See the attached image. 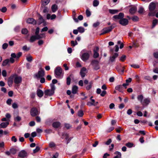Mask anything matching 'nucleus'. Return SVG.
I'll return each mask as SVG.
<instances>
[{
    "instance_id": "obj_1",
    "label": "nucleus",
    "mask_w": 158,
    "mask_h": 158,
    "mask_svg": "<svg viewBox=\"0 0 158 158\" xmlns=\"http://www.w3.org/2000/svg\"><path fill=\"white\" fill-rule=\"evenodd\" d=\"M55 74L56 77L57 78L60 77L61 76L62 77L63 76V74H62V70L60 67H57L55 69Z\"/></svg>"
},
{
    "instance_id": "obj_2",
    "label": "nucleus",
    "mask_w": 158,
    "mask_h": 158,
    "mask_svg": "<svg viewBox=\"0 0 158 158\" xmlns=\"http://www.w3.org/2000/svg\"><path fill=\"white\" fill-rule=\"evenodd\" d=\"M44 70L42 68H40L38 72L35 74V76L37 78H39L44 77Z\"/></svg>"
},
{
    "instance_id": "obj_3",
    "label": "nucleus",
    "mask_w": 158,
    "mask_h": 158,
    "mask_svg": "<svg viewBox=\"0 0 158 158\" xmlns=\"http://www.w3.org/2000/svg\"><path fill=\"white\" fill-rule=\"evenodd\" d=\"M91 64L92 66L93 69L95 70H98L100 68L99 62L97 60H93L91 61Z\"/></svg>"
},
{
    "instance_id": "obj_4",
    "label": "nucleus",
    "mask_w": 158,
    "mask_h": 158,
    "mask_svg": "<svg viewBox=\"0 0 158 158\" xmlns=\"http://www.w3.org/2000/svg\"><path fill=\"white\" fill-rule=\"evenodd\" d=\"M22 81V78L20 76H15L14 78V82L16 84H18L21 83Z\"/></svg>"
},
{
    "instance_id": "obj_5",
    "label": "nucleus",
    "mask_w": 158,
    "mask_h": 158,
    "mask_svg": "<svg viewBox=\"0 0 158 158\" xmlns=\"http://www.w3.org/2000/svg\"><path fill=\"white\" fill-rule=\"evenodd\" d=\"M30 114L33 117L39 114L38 110L36 108H32L30 111Z\"/></svg>"
},
{
    "instance_id": "obj_6",
    "label": "nucleus",
    "mask_w": 158,
    "mask_h": 158,
    "mask_svg": "<svg viewBox=\"0 0 158 158\" xmlns=\"http://www.w3.org/2000/svg\"><path fill=\"white\" fill-rule=\"evenodd\" d=\"M99 48L98 47H96L94 49V54L93 57L94 58H96L98 57L99 56V54L98 53Z\"/></svg>"
},
{
    "instance_id": "obj_7",
    "label": "nucleus",
    "mask_w": 158,
    "mask_h": 158,
    "mask_svg": "<svg viewBox=\"0 0 158 158\" xmlns=\"http://www.w3.org/2000/svg\"><path fill=\"white\" fill-rule=\"evenodd\" d=\"M89 55L88 53L86 52L83 53L81 56V60L84 61H86L89 58Z\"/></svg>"
},
{
    "instance_id": "obj_8",
    "label": "nucleus",
    "mask_w": 158,
    "mask_h": 158,
    "mask_svg": "<svg viewBox=\"0 0 158 158\" xmlns=\"http://www.w3.org/2000/svg\"><path fill=\"white\" fill-rule=\"evenodd\" d=\"M93 97L92 96L90 97V99L91 102H89L87 103V105L89 106H96L98 104V102H95L94 99H92Z\"/></svg>"
},
{
    "instance_id": "obj_9",
    "label": "nucleus",
    "mask_w": 158,
    "mask_h": 158,
    "mask_svg": "<svg viewBox=\"0 0 158 158\" xmlns=\"http://www.w3.org/2000/svg\"><path fill=\"white\" fill-rule=\"evenodd\" d=\"M119 23L123 26H126L128 24V21L126 19H122L119 21Z\"/></svg>"
},
{
    "instance_id": "obj_10",
    "label": "nucleus",
    "mask_w": 158,
    "mask_h": 158,
    "mask_svg": "<svg viewBox=\"0 0 158 158\" xmlns=\"http://www.w3.org/2000/svg\"><path fill=\"white\" fill-rule=\"evenodd\" d=\"M54 91L53 90L47 89L45 90L44 94L45 95L51 96L53 94Z\"/></svg>"
},
{
    "instance_id": "obj_11",
    "label": "nucleus",
    "mask_w": 158,
    "mask_h": 158,
    "mask_svg": "<svg viewBox=\"0 0 158 158\" xmlns=\"http://www.w3.org/2000/svg\"><path fill=\"white\" fill-rule=\"evenodd\" d=\"M156 4L155 2H151L149 6V9L150 11H153L156 8Z\"/></svg>"
},
{
    "instance_id": "obj_12",
    "label": "nucleus",
    "mask_w": 158,
    "mask_h": 158,
    "mask_svg": "<svg viewBox=\"0 0 158 158\" xmlns=\"http://www.w3.org/2000/svg\"><path fill=\"white\" fill-rule=\"evenodd\" d=\"M27 152L24 150L21 151L18 154V156L21 158H23L27 156Z\"/></svg>"
},
{
    "instance_id": "obj_13",
    "label": "nucleus",
    "mask_w": 158,
    "mask_h": 158,
    "mask_svg": "<svg viewBox=\"0 0 158 158\" xmlns=\"http://www.w3.org/2000/svg\"><path fill=\"white\" fill-rule=\"evenodd\" d=\"M112 29L111 27H108L103 28L102 30L103 32L102 34L107 33L111 31Z\"/></svg>"
},
{
    "instance_id": "obj_14",
    "label": "nucleus",
    "mask_w": 158,
    "mask_h": 158,
    "mask_svg": "<svg viewBox=\"0 0 158 158\" xmlns=\"http://www.w3.org/2000/svg\"><path fill=\"white\" fill-rule=\"evenodd\" d=\"M124 17L123 14L120 13H119L118 15H115L113 17V18L115 19H121Z\"/></svg>"
},
{
    "instance_id": "obj_15",
    "label": "nucleus",
    "mask_w": 158,
    "mask_h": 158,
    "mask_svg": "<svg viewBox=\"0 0 158 158\" xmlns=\"http://www.w3.org/2000/svg\"><path fill=\"white\" fill-rule=\"evenodd\" d=\"M27 22L28 23L33 24H35L36 23V21L34 19L32 18H29L27 19Z\"/></svg>"
},
{
    "instance_id": "obj_16",
    "label": "nucleus",
    "mask_w": 158,
    "mask_h": 158,
    "mask_svg": "<svg viewBox=\"0 0 158 158\" xmlns=\"http://www.w3.org/2000/svg\"><path fill=\"white\" fill-rule=\"evenodd\" d=\"M22 55V53L21 52H19L17 55L15 53H12L11 55V57L14 58H16L17 59L19 58Z\"/></svg>"
},
{
    "instance_id": "obj_17",
    "label": "nucleus",
    "mask_w": 158,
    "mask_h": 158,
    "mask_svg": "<svg viewBox=\"0 0 158 158\" xmlns=\"http://www.w3.org/2000/svg\"><path fill=\"white\" fill-rule=\"evenodd\" d=\"M78 90V87L76 85L73 86L72 89V93L73 94H77Z\"/></svg>"
},
{
    "instance_id": "obj_18",
    "label": "nucleus",
    "mask_w": 158,
    "mask_h": 158,
    "mask_svg": "<svg viewBox=\"0 0 158 158\" xmlns=\"http://www.w3.org/2000/svg\"><path fill=\"white\" fill-rule=\"evenodd\" d=\"M150 102V100L149 98H146L143 100L142 104L143 105H147Z\"/></svg>"
},
{
    "instance_id": "obj_19",
    "label": "nucleus",
    "mask_w": 158,
    "mask_h": 158,
    "mask_svg": "<svg viewBox=\"0 0 158 158\" xmlns=\"http://www.w3.org/2000/svg\"><path fill=\"white\" fill-rule=\"evenodd\" d=\"M86 70L85 68L83 67L81 69L80 71V74L82 78H83L85 76V72Z\"/></svg>"
},
{
    "instance_id": "obj_20",
    "label": "nucleus",
    "mask_w": 158,
    "mask_h": 158,
    "mask_svg": "<svg viewBox=\"0 0 158 158\" xmlns=\"http://www.w3.org/2000/svg\"><path fill=\"white\" fill-rule=\"evenodd\" d=\"M9 122H3L0 124V128H6L9 124Z\"/></svg>"
},
{
    "instance_id": "obj_21",
    "label": "nucleus",
    "mask_w": 158,
    "mask_h": 158,
    "mask_svg": "<svg viewBox=\"0 0 158 158\" xmlns=\"http://www.w3.org/2000/svg\"><path fill=\"white\" fill-rule=\"evenodd\" d=\"M52 125L54 128H58L60 127V123L59 122H55L52 123Z\"/></svg>"
},
{
    "instance_id": "obj_22",
    "label": "nucleus",
    "mask_w": 158,
    "mask_h": 158,
    "mask_svg": "<svg viewBox=\"0 0 158 158\" xmlns=\"http://www.w3.org/2000/svg\"><path fill=\"white\" fill-rule=\"evenodd\" d=\"M118 56L117 53H115L114 55L112 57H110V60L112 62H113L115 60V59L117 58Z\"/></svg>"
},
{
    "instance_id": "obj_23",
    "label": "nucleus",
    "mask_w": 158,
    "mask_h": 158,
    "mask_svg": "<svg viewBox=\"0 0 158 158\" xmlns=\"http://www.w3.org/2000/svg\"><path fill=\"white\" fill-rule=\"evenodd\" d=\"M51 9L53 12H55L58 9L57 5L55 4L52 5L51 7Z\"/></svg>"
},
{
    "instance_id": "obj_24",
    "label": "nucleus",
    "mask_w": 158,
    "mask_h": 158,
    "mask_svg": "<svg viewBox=\"0 0 158 158\" xmlns=\"http://www.w3.org/2000/svg\"><path fill=\"white\" fill-rule=\"evenodd\" d=\"M37 95L39 97H42L44 94V93L43 91L40 89H38L37 91Z\"/></svg>"
},
{
    "instance_id": "obj_25",
    "label": "nucleus",
    "mask_w": 158,
    "mask_h": 158,
    "mask_svg": "<svg viewBox=\"0 0 158 158\" xmlns=\"http://www.w3.org/2000/svg\"><path fill=\"white\" fill-rule=\"evenodd\" d=\"M76 14L75 10L73 11V20L76 22H77L78 21V19L76 18Z\"/></svg>"
},
{
    "instance_id": "obj_26",
    "label": "nucleus",
    "mask_w": 158,
    "mask_h": 158,
    "mask_svg": "<svg viewBox=\"0 0 158 158\" xmlns=\"http://www.w3.org/2000/svg\"><path fill=\"white\" fill-rule=\"evenodd\" d=\"M136 10L137 8L136 7H132L129 10V12L131 14H133L136 12Z\"/></svg>"
},
{
    "instance_id": "obj_27",
    "label": "nucleus",
    "mask_w": 158,
    "mask_h": 158,
    "mask_svg": "<svg viewBox=\"0 0 158 158\" xmlns=\"http://www.w3.org/2000/svg\"><path fill=\"white\" fill-rule=\"evenodd\" d=\"M36 40H38L37 35H33L31 37L30 41L31 42H33Z\"/></svg>"
},
{
    "instance_id": "obj_28",
    "label": "nucleus",
    "mask_w": 158,
    "mask_h": 158,
    "mask_svg": "<svg viewBox=\"0 0 158 158\" xmlns=\"http://www.w3.org/2000/svg\"><path fill=\"white\" fill-rule=\"evenodd\" d=\"M137 98L138 100L140 101L142 104L143 102L142 100L143 98V95L142 94L139 95L137 96Z\"/></svg>"
},
{
    "instance_id": "obj_29",
    "label": "nucleus",
    "mask_w": 158,
    "mask_h": 158,
    "mask_svg": "<svg viewBox=\"0 0 158 158\" xmlns=\"http://www.w3.org/2000/svg\"><path fill=\"white\" fill-rule=\"evenodd\" d=\"M38 21V23L39 24L44 22V20L42 16L40 15H39Z\"/></svg>"
},
{
    "instance_id": "obj_30",
    "label": "nucleus",
    "mask_w": 158,
    "mask_h": 158,
    "mask_svg": "<svg viewBox=\"0 0 158 158\" xmlns=\"http://www.w3.org/2000/svg\"><path fill=\"white\" fill-rule=\"evenodd\" d=\"M115 154H117V156H115L114 158H121V153L118 151H116L114 153Z\"/></svg>"
},
{
    "instance_id": "obj_31",
    "label": "nucleus",
    "mask_w": 158,
    "mask_h": 158,
    "mask_svg": "<svg viewBox=\"0 0 158 158\" xmlns=\"http://www.w3.org/2000/svg\"><path fill=\"white\" fill-rule=\"evenodd\" d=\"M37 36L38 38V39H42L43 38H44L45 37V34L44 33H42L40 35L38 34L37 35Z\"/></svg>"
},
{
    "instance_id": "obj_32",
    "label": "nucleus",
    "mask_w": 158,
    "mask_h": 158,
    "mask_svg": "<svg viewBox=\"0 0 158 158\" xmlns=\"http://www.w3.org/2000/svg\"><path fill=\"white\" fill-rule=\"evenodd\" d=\"M50 1V0H42V4L46 6L49 3Z\"/></svg>"
},
{
    "instance_id": "obj_33",
    "label": "nucleus",
    "mask_w": 158,
    "mask_h": 158,
    "mask_svg": "<svg viewBox=\"0 0 158 158\" xmlns=\"http://www.w3.org/2000/svg\"><path fill=\"white\" fill-rule=\"evenodd\" d=\"M9 62V60L8 59H6L3 61L2 65V66H5L7 65Z\"/></svg>"
},
{
    "instance_id": "obj_34",
    "label": "nucleus",
    "mask_w": 158,
    "mask_h": 158,
    "mask_svg": "<svg viewBox=\"0 0 158 158\" xmlns=\"http://www.w3.org/2000/svg\"><path fill=\"white\" fill-rule=\"evenodd\" d=\"M158 22V20L156 19H155L153 20L152 24V28H154L155 26L157 24Z\"/></svg>"
},
{
    "instance_id": "obj_35",
    "label": "nucleus",
    "mask_w": 158,
    "mask_h": 158,
    "mask_svg": "<svg viewBox=\"0 0 158 158\" xmlns=\"http://www.w3.org/2000/svg\"><path fill=\"white\" fill-rule=\"evenodd\" d=\"M109 13L112 14H116L118 12V11L117 10L110 9L109 10Z\"/></svg>"
},
{
    "instance_id": "obj_36",
    "label": "nucleus",
    "mask_w": 158,
    "mask_h": 158,
    "mask_svg": "<svg viewBox=\"0 0 158 158\" xmlns=\"http://www.w3.org/2000/svg\"><path fill=\"white\" fill-rule=\"evenodd\" d=\"M122 85H120L116 86L115 87V89L116 90H118L120 92L122 91Z\"/></svg>"
},
{
    "instance_id": "obj_37",
    "label": "nucleus",
    "mask_w": 158,
    "mask_h": 158,
    "mask_svg": "<svg viewBox=\"0 0 158 158\" xmlns=\"http://www.w3.org/2000/svg\"><path fill=\"white\" fill-rule=\"evenodd\" d=\"M125 145L128 148H131L133 146L134 144L128 142L126 143Z\"/></svg>"
},
{
    "instance_id": "obj_38",
    "label": "nucleus",
    "mask_w": 158,
    "mask_h": 158,
    "mask_svg": "<svg viewBox=\"0 0 158 158\" xmlns=\"http://www.w3.org/2000/svg\"><path fill=\"white\" fill-rule=\"evenodd\" d=\"M81 98L82 100H85L87 98V97L85 96V94L83 92H81Z\"/></svg>"
},
{
    "instance_id": "obj_39",
    "label": "nucleus",
    "mask_w": 158,
    "mask_h": 158,
    "mask_svg": "<svg viewBox=\"0 0 158 158\" xmlns=\"http://www.w3.org/2000/svg\"><path fill=\"white\" fill-rule=\"evenodd\" d=\"M26 60L28 61L31 62L32 61L33 59L31 56L29 55L26 57Z\"/></svg>"
},
{
    "instance_id": "obj_40",
    "label": "nucleus",
    "mask_w": 158,
    "mask_h": 158,
    "mask_svg": "<svg viewBox=\"0 0 158 158\" xmlns=\"http://www.w3.org/2000/svg\"><path fill=\"white\" fill-rule=\"evenodd\" d=\"M99 3L98 1V0H94L93 2V5L94 6H97Z\"/></svg>"
},
{
    "instance_id": "obj_41",
    "label": "nucleus",
    "mask_w": 158,
    "mask_h": 158,
    "mask_svg": "<svg viewBox=\"0 0 158 158\" xmlns=\"http://www.w3.org/2000/svg\"><path fill=\"white\" fill-rule=\"evenodd\" d=\"M14 120L15 121L19 122L21 119V118L19 116H18L16 117H14Z\"/></svg>"
},
{
    "instance_id": "obj_42",
    "label": "nucleus",
    "mask_w": 158,
    "mask_h": 158,
    "mask_svg": "<svg viewBox=\"0 0 158 158\" xmlns=\"http://www.w3.org/2000/svg\"><path fill=\"white\" fill-rule=\"evenodd\" d=\"M78 30L79 32L81 33L84 32L85 31L84 28L82 27H78Z\"/></svg>"
},
{
    "instance_id": "obj_43",
    "label": "nucleus",
    "mask_w": 158,
    "mask_h": 158,
    "mask_svg": "<svg viewBox=\"0 0 158 158\" xmlns=\"http://www.w3.org/2000/svg\"><path fill=\"white\" fill-rule=\"evenodd\" d=\"M77 114L78 116L81 117L83 115L84 113L82 110H80L78 111Z\"/></svg>"
},
{
    "instance_id": "obj_44",
    "label": "nucleus",
    "mask_w": 158,
    "mask_h": 158,
    "mask_svg": "<svg viewBox=\"0 0 158 158\" xmlns=\"http://www.w3.org/2000/svg\"><path fill=\"white\" fill-rule=\"evenodd\" d=\"M71 78H70V77H68L67 78V82H66L67 84L68 85H70V83H71Z\"/></svg>"
},
{
    "instance_id": "obj_45",
    "label": "nucleus",
    "mask_w": 158,
    "mask_h": 158,
    "mask_svg": "<svg viewBox=\"0 0 158 158\" xmlns=\"http://www.w3.org/2000/svg\"><path fill=\"white\" fill-rule=\"evenodd\" d=\"M28 32V30L26 28L23 29L22 30V33L23 34H26Z\"/></svg>"
},
{
    "instance_id": "obj_46",
    "label": "nucleus",
    "mask_w": 158,
    "mask_h": 158,
    "mask_svg": "<svg viewBox=\"0 0 158 158\" xmlns=\"http://www.w3.org/2000/svg\"><path fill=\"white\" fill-rule=\"evenodd\" d=\"M10 153L13 154H15L16 152V150L14 148H12L10 150Z\"/></svg>"
},
{
    "instance_id": "obj_47",
    "label": "nucleus",
    "mask_w": 158,
    "mask_h": 158,
    "mask_svg": "<svg viewBox=\"0 0 158 158\" xmlns=\"http://www.w3.org/2000/svg\"><path fill=\"white\" fill-rule=\"evenodd\" d=\"M86 14L87 17H89L91 15L90 11L88 10H86Z\"/></svg>"
},
{
    "instance_id": "obj_48",
    "label": "nucleus",
    "mask_w": 158,
    "mask_h": 158,
    "mask_svg": "<svg viewBox=\"0 0 158 158\" xmlns=\"http://www.w3.org/2000/svg\"><path fill=\"white\" fill-rule=\"evenodd\" d=\"M131 67L135 69H138L139 68V66L137 64H131Z\"/></svg>"
},
{
    "instance_id": "obj_49",
    "label": "nucleus",
    "mask_w": 158,
    "mask_h": 158,
    "mask_svg": "<svg viewBox=\"0 0 158 158\" xmlns=\"http://www.w3.org/2000/svg\"><path fill=\"white\" fill-rule=\"evenodd\" d=\"M40 148L39 147H36L35 149L33 150V153H36L40 150Z\"/></svg>"
},
{
    "instance_id": "obj_50",
    "label": "nucleus",
    "mask_w": 158,
    "mask_h": 158,
    "mask_svg": "<svg viewBox=\"0 0 158 158\" xmlns=\"http://www.w3.org/2000/svg\"><path fill=\"white\" fill-rule=\"evenodd\" d=\"M71 44L73 46H74L77 44V43L76 41H75L74 42V41L72 40L71 42Z\"/></svg>"
},
{
    "instance_id": "obj_51",
    "label": "nucleus",
    "mask_w": 158,
    "mask_h": 158,
    "mask_svg": "<svg viewBox=\"0 0 158 158\" xmlns=\"http://www.w3.org/2000/svg\"><path fill=\"white\" fill-rule=\"evenodd\" d=\"M49 147L50 148H53L55 146V144L53 142H51L49 143Z\"/></svg>"
},
{
    "instance_id": "obj_52",
    "label": "nucleus",
    "mask_w": 158,
    "mask_h": 158,
    "mask_svg": "<svg viewBox=\"0 0 158 158\" xmlns=\"http://www.w3.org/2000/svg\"><path fill=\"white\" fill-rule=\"evenodd\" d=\"M12 107L14 109H16L18 107V105L16 103H14L12 104Z\"/></svg>"
},
{
    "instance_id": "obj_53",
    "label": "nucleus",
    "mask_w": 158,
    "mask_h": 158,
    "mask_svg": "<svg viewBox=\"0 0 158 158\" xmlns=\"http://www.w3.org/2000/svg\"><path fill=\"white\" fill-rule=\"evenodd\" d=\"M12 102V100L11 99H9L7 100L6 102L8 105H11Z\"/></svg>"
},
{
    "instance_id": "obj_54",
    "label": "nucleus",
    "mask_w": 158,
    "mask_h": 158,
    "mask_svg": "<svg viewBox=\"0 0 158 158\" xmlns=\"http://www.w3.org/2000/svg\"><path fill=\"white\" fill-rule=\"evenodd\" d=\"M144 11V9L142 7H140L138 10V12L139 13L141 14L143 13Z\"/></svg>"
},
{
    "instance_id": "obj_55",
    "label": "nucleus",
    "mask_w": 158,
    "mask_h": 158,
    "mask_svg": "<svg viewBox=\"0 0 158 158\" xmlns=\"http://www.w3.org/2000/svg\"><path fill=\"white\" fill-rule=\"evenodd\" d=\"M92 86V84L91 83H89V85H88L86 86V89L87 90H89L91 88Z\"/></svg>"
},
{
    "instance_id": "obj_56",
    "label": "nucleus",
    "mask_w": 158,
    "mask_h": 158,
    "mask_svg": "<svg viewBox=\"0 0 158 158\" xmlns=\"http://www.w3.org/2000/svg\"><path fill=\"white\" fill-rule=\"evenodd\" d=\"M153 11H150V12L148 14V15L149 16H153L155 15V13L153 12Z\"/></svg>"
},
{
    "instance_id": "obj_57",
    "label": "nucleus",
    "mask_w": 158,
    "mask_h": 158,
    "mask_svg": "<svg viewBox=\"0 0 158 158\" xmlns=\"http://www.w3.org/2000/svg\"><path fill=\"white\" fill-rule=\"evenodd\" d=\"M126 56L125 55H123L120 58V60L122 61H123L125 60Z\"/></svg>"
},
{
    "instance_id": "obj_58",
    "label": "nucleus",
    "mask_w": 158,
    "mask_h": 158,
    "mask_svg": "<svg viewBox=\"0 0 158 158\" xmlns=\"http://www.w3.org/2000/svg\"><path fill=\"white\" fill-rule=\"evenodd\" d=\"M11 141L14 142H16L17 141V139L15 136H13L11 138Z\"/></svg>"
},
{
    "instance_id": "obj_59",
    "label": "nucleus",
    "mask_w": 158,
    "mask_h": 158,
    "mask_svg": "<svg viewBox=\"0 0 158 158\" xmlns=\"http://www.w3.org/2000/svg\"><path fill=\"white\" fill-rule=\"evenodd\" d=\"M2 75L4 77H6V76L7 73L6 72L5 70H3L2 72Z\"/></svg>"
},
{
    "instance_id": "obj_60",
    "label": "nucleus",
    "mask_w": 158,
    "mask_h": 158,
    "mask_svg": "<svg viewBox=\"0 0 158 158\" xmlns=\"http://www.w3.org/2000/svg\"><path fill=\"white\" fill-rule=\"evenodd\" d=\"M1 10L2 12L5 13L6 12L7 8L6 7H3L2 8Z\"/></svg>"
},
{
    "instance_id": "obj_61",
    "label": "nucleus",
    "mask_w": 158,
    "mask_h": 158,
    "mask_svg": "<svg viewBox=\"0 0 158 158\" xmlns=\"http://www.w3.org/2000/svg\"><path fill=\"white\" fill-rule=\"evenodd\" d=\"M153 55L156 58H158V52H155L153 53Z\"/></svg>"
},
{
    "instance_id": "obj_62",
    "label": "nucleus",
    "mask_w": 158,
    "mask_h": 158,
    "mask_svg": "<svg viewBox=\"0 0 158 158\" xmlns=\"http://www.w3.org/2000/svg\"><path fill=\"white\" fill-rule=\"evenodd\" d=\"M13 83V81L12 80H9L8 81V84L9 86H11L12 85Z\"/></svg>"
},
{
    "instance_id": "obj_63",
    "label": "nucleus",
    "mask_w": 158,
    "mask_h": 158,
    "mask_svg": "<svg viewBox=\"0 0 158 158\" xmlns=\"http://www.w3.org/2000/svg\"><path fill=\"white\" fill-rule=\"evenodd\" d=\"M112 142L111 139H109L105 143L106 145H109Z\"/></svg>"
},
{
    "instance_id": "obj_64",
    "label": "nucleus",
    "mask_w": 158,
    "mask_h": 158,
    "mask_svg": "<svg viewBox=\"0 0 158 158\" xmlns=\"http://www.w3.org/2000/svg\"><path fill=\"white\" fill-rule=\"evenodd\" d=\"M65 127L67 129H69L71 127V126L68 123H65L64 124Z\"/></svg>"
}]
</instances>
